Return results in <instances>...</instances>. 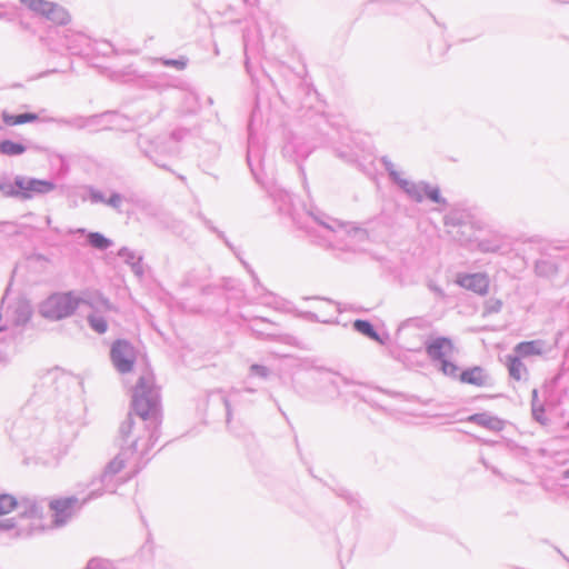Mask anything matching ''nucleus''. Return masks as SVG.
Here are the masks:
<instances>
[{"label": "nucleus", "instance_id": "f257e3e1", "mask_svg": "<svg viewBox=\"0 0 569 569\" xmlns=\"http://www.w3.org/2000/svg\"><path fill=\"white\" fill-rule=\"evenodd\" d=\"M161 418L160 391L153 373L146 370L133 388L131 411L119 428L122 455L140 462L159 438Z\"/></svg>", "mask_w": 569, "mask_h": 569}, {"label": "nucleus", "instance_id": "f03ea898", "mask_svg": "<svg viewBox=\"0 0 569 569\" xmlns=\"http://www.w3.org/2000/svg\"><path fill=\"white\" fill-rule=\"evenodd\" d=\"M319 219L311 223L313 227L308 232H315L321 237L329 247L342 251H357L360 244L368 239V232L351 223H343L317 211Z\"/></svg>", "mask_w": 569, "mask_h": 569}, {"label": "nucleus", "instance_id": "7ed1b4c3", "mask_svg": "<svg viewBox=\"0 0 569 569\" xmlns=\"http://www.w3.org/2000/svg\"><path fill=\"white\" fill-rule=\"evenodd\" d=\"M130 462H132L133 467H138L139 465V461H137L134 457L122 455V449H120V452L108 462L99 479L91 481L90 491L87 493L86 500L98 499L106 493H114L117 488L131 477L119 476L120 471Z\"/></svg>", "mask_w": 569, "mask_h": 569}, {"label": "nucleus", "instance_id": "20e7f679", "mask_svg": "<svg viewBox=\"0 0 569 569\" xmlns=\"http://www.w3.org/2000/svg\"><path fill=\"white\" fill-rule=\"evenodd\" d=\"M271 197L279 212L289 216L299 229L309 231L313 228L311 223L319 219L317 212L307 209L305 204L295 202L293 197L283 189L276 188L271 192Z\"/></svg>", "mask_w": 569, "mask_h": 569}, {"label": "nucleus", "instance_id": "39448f33", "mask_svg": "<svg viewBox=\"0 0 569 569\" xmlns=\"http://www.w3.org/2000/svg\"><path fill=\"white\" fill-rule=\"evenodd\" d=\"M448 234L462 246L476 241V231L481 229L480 222L465 210H451L445 217Z\"/></svg>", "mask_w": 569, "mask_h": 569}, {"label": "nucleus", "instance_id": "423d86ee", "mask_svg": "<svg viewBox=\"0 0 569 569\" xmlns=\"http://www.w3.org/2000/svg\"><path fill=\"white\" fill-rule=\"evenodd\" d=\"M81 299L72 292H57L39 305V315L50 321L68 318L78 309Z\"/></svg>", "mask_w": 569, "mask_h": 569}, {"label": "nucleus", "instance_id": "0eeeda50", "mask_svg": "<svg viewBox=\"0 0 569 569\" xmlns=\"http://www.w3.org/2000/svg\"><path fill=\"white\" fill-rule=\"evenodd\" d=\"M137 146L157 167L172 171L164 162L161 161V156H172L177 153V148L170 139L166 137L150 138L144 134H139L137 138Z\"/></svg>", "mask_w": 569, "mask_h": 569}, {"label": "nucleus", "instance_id": "6e6552de", "mask_svg": "<svg viewBox=\"0 0 569 569\" xmlns=\"http://www.w3.org/2000/svg\"><path fill=\"white\" fill-rule=\"evenodd\" d=\"M16 187L19 200H30L52 192L57 186L52 180L16 176Z\"/></svg>", "mask_w": 569, "mask_h": 569}, {"label": "nucleus", "instance_id": "1a4fd4ad", "mask_svg": "<svg viewBox=\"0 0 569 569\" xmlns=\"http://www.w3.org/2000/svg\"><path fill=\"white\" fill-rule=\"evenodd\" d=\"M20 2L34 13L44 17L56 24H68L70 14L62 6L47 0H20Z\"/></svg>", "mask_w": 569, "mask_h": 569}, {"label": "nucleus", "instance_id": "9d476101", "mask_svg": "<svg viewBox=\"0 0 569 569\" xmlns=\"http://www.w3.org/2000/svg\"><path fill=\"white\" fill-rule=\"evenodd\" d=\"M17 507V499L8 493L0 495V530L11 532L10 537L21 538L31 533L30 527L19 525L14 518H3Z\"/></svg>", "mask_w": 569, "mask_h": 569}, {"label": "nucleus", "instance_id": "9b49d317", "mask_svg": "<svg viewBox=\"0 0 569 569\" xmlns=\"http://www.w3.org/2000/svg\"><path fill=\"white\" fill-rule=\"evenodd\" d=\"M86 499L87 495L83 497L70 496L50 501L49 506L54 512V525L59 527L66 525L77 511L90 501Z\"/></svg>", "mask_w": 569, "mask_h": 569}, {"label": "nucleus", "instance_id": "f8f14e48", "mask_svg": "<svg viewBox=\"0 0 569 569\" xmlns=\"http://www.w3.org/2000/svg\"><path fill=\"white\" fill-rule=\"evenodd\" d=\"M110 358L120 373H128L133 368L136 350L127 340H117L111 346Z\"/></svg>", "mask_w": 569, "mask_h": 569}, {"label": "nucleus", "instance_id": "ddd939ff", "mask_svg": "<svg viewBox=\"0 0 569 569\" xmlns=\"http://www.w3.org/2000/svg\"><path fill=\"white\" fill-rule=\"evenodd\" d=\"M281 152L284 158L293 161L305 159L311 152L310 144L293 131L287 130L283 133V144Z\"/></svg>", "mask_w": 569, "mask_h": 569}, {"label": "nucleus", "instance_id": "4468645a", "mask_svg": "<svg viewBox=\"0 0 569 569\" xmlns=\"http://www.w3.org/2000/svg\"><path fill=\"white\" fill-rule=\"evenodd\" d=\"M425 349L428 357L433 362L447 359L453 352V343L449 338L438 337L425 342Z\"/></svg>", "mask_w": 569, "mask_h": 569}, {"label": "nucleus", "instance_id": "2eb2a0df", "mask_svg": "<svg viewBox=\"0 0 569 569\" xmlns=\"http://www.w3.org/2000/svg\"><path fill=\"white\" fill-rule=\"evenodd\" d=\"M456 282L480 296H485L489 289V279L485 273H460Z\"/></svg>", "mask_w": 569, "mask_h": 569}, {"label": "nucleus", "instance_id": "dca6fc26", "mask_svg": "<svg viewBox=\"0 0 569 569\" xmlns=\"http://www.w3.org/2000/svg\"><path fill=\"white\" fill-rule=\"evenodd\" d=\"M64 46L71 54H88L90 51V38L81 32H69L64 36Z\"/></svg>", "mask_w": 569, "mask_h": 569}, {"label": "nucleus", "instance_id": "f3484780", "mask_svg": "<svg viewBox=\"0 0 569 569\" xmlns=\"http://www.w3.org/2000/svg\"><path fill=\"white\" fill-rule=\"evenodd\" d=\"M547 345L543 340L537 339V340H530V341H521L517 343L513 349L512 353L517 357L525 359L532 356H541L547 352Z\"/></svg>", "mask_w": 569, "mask_h": 569}, {"label": "nucleus", "instance_id": "a211bd4d", "mask_svg": "<svg viewBox=\"0 0 569 569\" xmlns=\"http://www.w3.org/2000/svg\"><path fill=\"white\" fill-rule=\"evenodd\" d=\"M106 114H107V112L101 113V114H93V116H89V117L74 116L71 118L53 119V121L60 127H70V128L77 129V130H82L88 127L99 124L100 118H102Z\"/></svg>", "mask_w": 569, "mask_h": 569}, {"label": "nucleus", "instance_id": "6ab92c4d", "mask_svg": "<svg viewBox=\"0 0 569 569\" xmlns=\"http://www.w3.org/2000/svg\"><path fill=\"white\" fill-rule=\"evenodd\" d=\"M19 518L26 519H39L42 516L43 507L34 499L29 497H23L21 499H17V507Z\"/></svg>", "mask_w": 569, "mask_h": 569}, {"label": "nucleus", "instance_id": "aec40b11", "mask_svg": "<svg viewBox=\"0 0 569 569\" xmlns=\"http://www.w3.org/2000/svg\"><path fill=\"white\" fill-rule=\"evenodd\" d=\"M459 379L463 383L485 387L490 382V376L486 372V370L481 367H472L462 371L459 376Z\"/></svg>", "mask_w": 569, "mask_h": 569}, {"label": "nucleus", "instance_id": "412c9836", "mask_svg": "<svg viewBox=\"0 0 569 569\" xmlns=\"http://www.w3.org/2000/svg\"><path fill=\"white\" fill-rule=\"evenodd\" d=\"M467 421L473 422L491 431H501L505 428V421L488 412L473 413L467 418Z\"/></svg>", "mask_w": 569, "mask_h": 569}, {"label": "nucleus", "instance_id": "4be33fe9", "mask_svg": "<svg viewBox=\"0 0 569 569\" xmlns=\"http://www.w3.org/2000/svg\"><path fill=\"white\" fill-rule=\"evenodd\" d=\"M506 367L511 379L520 381L528 377V369L522 359L513 353L506 356Z\"/></svg>", "mask_w": 569, "mask_h": 569}, {"label": "nucleus", "instance_id": "5701e85b", "mask_svg": "<svg viewBox=\"0 0 569 569\" xmlns=\"http://www.w3.org/2000/svg\"><path fill=\"white\" fill-rule=\"evenodd\" d=\"M503 244V236L498 232L493 233L490 238L477 241L478 250L483 253H498L502 250Z\"/></svg>", "mask_w": 569, "mask_h": 569}, {"label": "nucleus", "instance_id": "b1692460", "mask_svg": "<svg viewBox=\"0 0 569 569\" xmlns=\"http://www.w3.org/2000/svg\"><path fill=\"white\" fill-rule=\"evenodd\" d=\"M118 256L123 259V261L129 264L132 269V271L137 276L143 274V267H142V257L138 256L134 251L127 247H122L118 251Z\"/></svg>", "mask_w": 569, "mask_h": 569}, {"label": "nucleus", "instance_id": "393cba45", "mask_svg": "<svg viewBox=\"0 0 569 569\" xmlns=\"http://www.w3.org/2000/svg\"><path fill=\"white\" fill-rule=\"evenodd\" d=\"M261 160V149L259 146L258 139L252 133V124H249V137H248V151H247V161L251 171H253V162H260Z\"/></svg>", "mask_w": 569, "mask_h": 569}, {"label": "nucleus", "instance_id": "a878e982", "mask_svg": "<svg viewBox=\"0 0 569 569\" xmlns=\"http://www.w3.org/2000/svg\"><path fill=\"white\" fill-rule=\"evenodd\" d=\"M32 312V307L27 300L18 301L14 306V323L26 325L31 319Z\"/></svg>", "mask_w": 569, "mask_h": 569}, {"label": "nucleus", "instance_id": "bb28decb", "mask_svg": "<svg viewBox=\"0 0 569 569\" xmlns=\"http://www.w3.org/2000/svg\"><path fill=\"white\" fill-rule=\"evenodd\" d=\"M397 184L415 201H422L423 183H415L402 178Z\"/></svg>", "mask_w": 569, "mask_h": 569}, {"label": "nucleus", "instance_id": "cd10ccee", "mask_svg": "<svg viewBox=\"0 0 569 569\" xmlns=\"http://www.w3.org/2000/svg\"><path fill=\"white\" fill-rule=\"evenodd\" d=\"M353 329L356 331H358L359 333L375 340V341H378L380 343H383L382 339L380 338L379 333L376 331V329L373 328L372 323L368 320H361V319H357L355 322H353Z\"/></svg>", "mask_w": 569, "mask_h": 569}, {"label": "nucleus", "instance_id": "c85d7f7f", "mask_svg": "<svg viewBox=\"0 0 569 569\" xmlns=\"http://www.w3.org/2000/svg\"><path fill=\"white\" fill-rule=\"evenodd\" d=\"M3 122L8 126H18L38 120V114L26 112L20 114L2 113Z\"/></svg>", "mask_w": 569, "mask_h": 569}, {"label": "nucleus", "instance_id": "c756f323", "mask_svg": "<svg viewBox=\"0 0 569 569\" xmlns=\"http://www.w3.org/2000/svg\"><path fill=\"white\" fill-rule=\"evenodd\" d=\"M26 151L27 147L20 142H14L12 140L0 141V154L16 157L24 153Z\"/></svg>", "mask_w": 569, "mask_h": 569}, {"label": "nucleus", "instance_id": "7c9ffc66", "mask_svg": "<svg viewBox=\"0 0 569 569\" xmlns=\"http://www.w3.org/2000/svg\"><path fill=\"white\" fill-rule=\"evenodd\" d=\"M338 379H339V376L331 371H328V370L319 371L318 381L328 386L331 389L330 390L331 398H335L339 395Z\"/></svg>", "mask_w": 569, "mask_h": 569}, {"label": "nucleus", "instance_id": "2f4dec72", "mask_svg": "<svg viewBox=\"0 0 569 569\" xmlns=\"http://www.w3.org/2000/svg\"><path fill=\"white\" fill-rule=\"evenodd\" d=\"M87 320L90 328L99 335H102L108 330L107 319L98 311L89 313Z\"/></svg>", "mask_w": 569, "mask_h": 569}, {"label": "nucleus", "instance_id": "473e14b6", "mask_svg": "<svg viewBox=\"0 0 569 569\" xmlns=\"http://www.w3.org/2000/svg\"><path fill=\"white\" fill-rule=\"evenodd\" d=\"M87 241L92 248L98 250H107L112 244V241L100 232H89Z\"/></svg>", "mask_w": 569, "mask_h": 569}, {"label": "nucleus", "instance_id": "72a5a7b5", "mask_svg": "<svg viewBox=\"0 0 569 569\" xmlns=\"http://www.w3.org/2000/svg\"><path fill=\"white\" fill-rule=\"evenodd\" d=\"M119 563L107 558L93 557L88 560L86 569H119Z\"/></svg>", "mask_w": 569, "mask_h": 569}, {"label": "nucleus", "instance_id": "f704fd0d", "mask_svg": "<svg viewBox=\"0 0 569 569\" xmlns=\"http://www.w3.org/2000/svg\"><path fill=\"white\" fill-rule=\"evenodd\" d=\"M531 407H532V417H533V419L537 420L540 423H545L546 422L545 408L538 401V391L536 389L532 390Z\"/></svg>", "mask_w": 569, "mask_h": 569}, {"label": "nucleus", "instance_id": "c9c22d12", "mask_svg": "<svg viewBox=\"0 0 569 569\" xmlns=\"http://www.w3.org/2000/svg\"><path fill=\"white\" fill-rule=\"evenodd\" d=\"M536 272L549 277L557 272V266L550 260L541 259L536 262Z\"/></svg>", "mask_w": 569, "mask_h": 569}, {"label": "nucleus", "instance_id": "e433bc0d", "mask_svg": "<svg viewBox=\"0 0 569 569\" xmlns=\"http://www.w3.org/2000/svg\"><path fill=\"white\" fill-rule=\"evenodd\" d=\"M0 192L6 197L18 199V190L16 187V178L10 181L6 178L0 179Z\"/></svg>", "mask_w": 569, "mask_h": 569}, {"label": "nucleus", "instance_id": "4c0bfd02", "mask_svg": "<svg viewBox=\"0 0 569 569\" xmlns=\"http://www.w3.org/2000/svg\"><path fill=\"white\" fill-rule=\"evenodd\" d=\"M158 61L164 67L174 68L177 70H183L187 68L189 60L187 57L181 56L178 59L160 58Z\"/></svg>", "mask_w": 569, "mask_h": 569}, {"label": "nucleus", "instance_id": "58836bf2", "mask_svg": "<svg viewBox=\"0 0 569 569\" xmlns=\"http://www.w3.org/2000/svg\"><path fill=\"white\" fill-rule=\"evenodd\" d=\"M423 196H426L432 202H436L439 204L447 203L446 199L443 197H441L439 188L430 187L427 183H423Z\"/></svg>", "mask_w": 569, "mask_h": 569}, {"label": "nucleus", "instance_id": "ea45409f", "mask_svg": "<svg viewBox=\"0 0 569 569\" xmlns=\"http://www.w3.org/2000/svg\"><path fill=\"white\" fill-rule=\"evenodd\" d=\"M198 218L203 222V224L209 229L211 230L212 232L217 233V236L223 240V242L226 243V246L230 249H233V246L231 244V242L227 239L224 232L218 230L213 224H212V221L209 220L208 218H206L201 212L198 213Z\"/></svg>", "mask_w": 569, "mask_h": 569}, {"label": "nucleus", "instance_id": "a19ab883", "mask_svg": "<svg viewBox=\"0 0 569 569\" xmlns=\"http://www.w3.org/2000/svg\"><path fill=\"white\" fill-rule=\"evenodd\" d=\"M198 218L203 222V224L209 229L211 230L212 232L217 233V236L223 240V242L226 243V246L230 249H233V246L231 244V242L227 239L224 232L218 230L213 224H212V221L209 220L208 218H206L201 212L198 213Z\"/></svg>", "mask_w": 569, "mask_h": 569}, {"label": "nucleus", "instance_id": "79ce46f5", "mask_svg": "<svg viewBox=\"0 0 569 569\" xmlns=\"http://www.w3.org/2000/svg\"><path fill=\"white\" fill-rule=\"evenodd\" d=\"M240 391L238 389H231L230 392H229V396H226L222 393V391H218V393L221 396V401L223 402L224 405V408H226V421H227V425L230 423L231 421V418H232V409H231V403H230V397L232 396H237Z\"/></svg>", "mask_w": 569, "mask_h": 569}, {"label": "nucleus", "instance_id": "37998d69", "mask_svg": "<svg viewBox=\"0 0 569 569\" xmlns=\"http://www.w3.org/2000/svg\"><path fill=\"white\" fill-rule=\"evenodd\" d=\"M380 161L389 173L391 180L398 183L402 178L400 177V173L395 169L392 161L387 156L381 157Z\"/></svg>", "mask_w": 569, "mask_h": 569}, {"label": "nucleus", "instance_id": "c03bdc74", "mask_svg": "<svg viewBox=\"0 0 569 569\" xmlns=\"http://www.w3.org/2000/svg\"><path fill=\"white\" fill-rule=\"evenodd\" d=\"M502 309V301L500 299L490 298L485 302L483 315L498 313Z\"/></svg>", "mask_w": 569, "mask_h": 569}, {"label": "nucleus", "instance_id": "a18cd8bd", "mask_svg": "<svg viewBox=\"0 0 569 569\" xmlns=\"http://www.w3.org/2000/svg\"><path fill=\"white\" fill-rule=\"evenodd\" d=\"M439 363H440V370L442 371L443 375L449 376V377H457V373L459 370L457 365L449 361L448 359H443V360L439 361Z\"/></svg>", "mask_w": 569, "mask_h": 569}, {"label": "nucleus", "instance_id": "49530a36", "mask_svg": "<svg viewBox=\"0 0 569 569\" xmlns=\"http://www.w3.org/2000/svg\"><path fill=\"white\" fill-rule=\"evenodd\" d=\"M123 202V196L118 192H112L109 198H107L106 204L111 207L112 209L121 212V206Z\"/></svg>", "mask_w": 569, "mask_h": 569}, {"label": "nucleus", "instance_id": "de8ad7c7", "mask_svg": "<svg viewBox=\"0 0 569 569\" xmlns=\"http://www.w3.org/2000/svg\"><path fill=\"white\" fill-rule=\"evenodd\" d=\"M249 372L251 376H258L262 379H267L270 375V370L266 366L253 363L249 368Z\"/></svg>", "mask_w": 569, "mask_h": 569}, {"label": "nucleus", "instance_id": "09e8293b", "mask_svg": "<svg viewBox=\"0 0 569 569\" xmlns=\"http://www.w3.org/2000/svg\"><path fill=\"white\" fill-rule=\"evenodd\" d=\"M88 192H89V200L91 201V203H104L106 204L107 198L100 190H98L93 187H89Z\"/></svg>", "mask_w": 569, "mask_h": 569}, {"label": "nucleus", "instance_id": "8fccbe9b", "mask_svg": "<svg viewBox=\"0 0 569 569\" xmlns=\"http://www.w3.org/2000/svg\"><path fill=\"white\" fill-rule=\"evenodd\" d=\"M188 133L187 130L184 129H179V130H176L171 133V136L168 138L170 139V141L173 143V141H179L181 139H183V137Z\"/></svg>", "mask_w": 569, "mask_h": 569}, {"label": "nucleus", "instance_id": "3c124183", "mask_svg": "<svg viewBox=\"0 0 569 569\" xmlns=\"http://www.w3.org/2000/svg\"><path fill=\"white\" fill-rule=\"evenodd\" d=\"M428 288L435 293L437 295L438 297L440 298H443L445 297V291L442 290V288H440L438 284H436L435 282L430 281L428 283Z\"/></svg>", "mask_w": 569, "mask_h": 569}, {"label": "nucleus", "instance_id": "603ef678", "mask_svg": "<svg viewBox=\"0 0 569 569\" xmlns=\"http://www.w3.org/2000/svg\"><path fill=\"white\" fill-rule=\"evenodd\" d=\"M301 317L307 319V320H309V321H313V322L320 321L318 316L315 312H311V311L302 312Z\"/></svg>", "mask_w": 569, "mask_h": 569}, {"label": "nucleus", "instance_id": "864d4df0", "mask_svg": "<svg viewBox=\"0 0 569 569\" xmlns=\"http://www.w3.org/2000/svg\"><path fill=\"white\" fill-rule=\"evenodd\" d=\"M241 263L244 266V268L252 274L253 279L256 280V274L253 273V271L250 269L249 264L241 260Z\"/></svg>", "mask_w": 569, "mask_h": 569}, {"label": "nucleus", "instance_id": "5fc2aeb1", "mask_svg": "<svg viewBox=\"0 0 569 569\" xmlns=\"http://www.w3.org/2000/svg\"><path fill=\"white\" fill-rule=\"evenodd\" d=\"M256 322H268V323H271V321L268 320L267 318H256L253 320V323H256Z\"/></svg>", "mask_w": 569, "mask_h": 569}, {"label": "nucleus", "instance_id": "6e6d98bb", "mask_svg": "<svg viewBox=\"0 0 569 569\" xmlns=\"http://www.w3.org/2000/svg\"><path fill=\"white\" fill-rule=\"evenodd\" d=\"M251 330H252V331H253L258 337L263 336V333H262L260 330H258V329L254 327V325H252V326H251Z\"/></svg>", "mask_w": 569, "mask_h": 569}, {"label": "nucleus", "instance_id": "4d7b16f0", "mask_svg": "<svg viewBox=\"0 0 569 569\" xmlns=\"http://www.w3.org/2000/svg\"><path fill=\"white\" fill-rule=\"evenodd\" d=\"M561 479H569V469L562 471Z\"/></svg>", "mask_w": 569, "mask_h": 569}, {"label": "nucleus", "instance_id": "13d9d810", "mask_svg": "<svg viewBox=\"0 0 569 569\" xmlns=\"http://www.w3.org/2000/svg\"><path fill=\"white\" fill-rule=\"evenodd\" d=\"M486 467H487L488 469H490L495 475H500V472L498 471V469H497V468H495V467H489V466H487V465H486Z\"/></svg>", "mask_w": 569, "mask_h": 569}, {"label": "nucleus", "instance_id": "bf43d9fd", "mask_svg": "<svg viewBox=\"0 0 569 569\" xmlns=\"http://www.w3.org/2000/svg\"><path fill=\"white\" fill-rule=\"evenodd\" d=\"M486 467H487L488 469H490L495 475H500V472L498 471V469H497V468H495V467H489V466H487V465H486Z\"/></svg>", "mask_w": 569, "mask_h": 569}, {"label": "nucleus", "instance_id": "052dcab7", "mask_svg": "<svg viewBox=\"0 0 569 569\" xmlns=\"http://www.w3.org/2000/svg\"><path fill=\"white\" fill-rule=\"evenodd\" d=\"M244 390H246L247 392H251V393H252V392H254V389H252V388H246Z\"/></svg>", "mask_w": 569, "mask_h": 569}, {"label": "nucleus", "instance_id": "680f3d73", "mask_svg": "<svg viewBox=\"0 0 569 569\" xmlns=\"http://www.w3.org/2000/svg\"><path fill=\"white\" fill-rule=\"evenodd\" d=\"M178 178H179L180 180H182V181H184V180H186V177H184V176H181V174H179V176H178Z\"/></svg>", "mask_w": 569, "mask_h": 569}, {"label": "nucleus", "instance_id": "e2e57ef3", "mask_svg": "<svg viewBox=\"0 0 569 569\" xmlns=\"http://www.w3.org/2000/svg\"><path fill=\"white\" fill-rule=\"evenodd\" d=\"M231 250H232L236 254H238V253L236 252L234 248H233V249H231ZM237 257H238V260H240V261L242 260V259H241V257H239V256H237Z\"/></svg>", "mask_w": 569, "mask_h": 569}, {"label": "nucleus", "instance_id": "0e129e2a", "mask_svg": "<svg viewBox=\"0 0 569 569\" xmlns=\"http://www.w3.org/2000/svg\"><path fill=\"white\" fill-rule=\"evenodd\" d=\"M104 306H106V308H108V309L110 308V305L108 303V301H104Z\"/></svg>", "mask_w": 569, "mask_h": 569}, {"label": "nucleus", "instance_id": "69168bd1", "mask_svg": "<svg viewBox=\"0 0 569 569\" xmlns=\"http://www.w3.org/2000/svg\"><path fill=\"white\" fill-rule=\"evenodd\" d=\"M47 223H48V224H49V223H51V219H50V217H48V218H47Z\"/></svg>", "mask_w": 569, "mask_h": 569}, {"label": "nucleus", "instance_id": "338daca9", "mask_svg": "<svg viewBox=\"0 0 569 569\" xmlns=\"http://www.w3.org/2000/svg\"><path fill=\"white\" fill-rule=\"evenodd\" d=\"M2 129V127L0 126V130Z\"/></svg>", "mask_w": 569, "mask_h": 569}]
</instances>
